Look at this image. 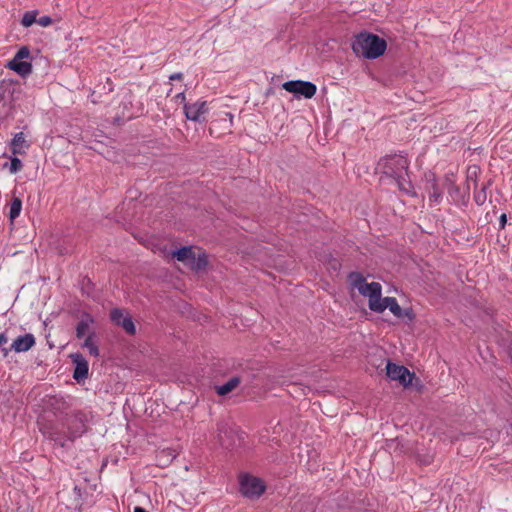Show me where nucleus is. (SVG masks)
<instances>
[{"label":"nucleus","instance_id":"nucleus-1","mask_svg":"<svg viewBox=\"0 0 512 512\" xmlns=\"http://www.w3.org/2000/svg\"><path fill=\"white\" fill-rule=\"evenodd\" d=\"M380 165L383 168V173L393 178L401 191L408 194L412 192L413 185L408 174L409 162L406 157L401 155L388 156L381 160Z\"/></svg>","mask_w":512,"mask_h":512},{"label":"nucleus","instance_id":"nucleus-2","mask_svg":"<svg viewBox=\"0 0 512 512\" xmlns=\"http://www.w3.org/2000/svg\"><path fill=\"white\" fill-rule=\"evenodd\" d=\"M351 47L356 55L365 59H377L385 53L387 43L380 36L365 31L355 36Z\"/></svg>","mask_w":512,"mask_h":512},{"label":"nucleus","instance_id":"nucleus-3","mask_svg":"<svg viewBox=\"0 0 512 512\" xmlns=\"http://www.w3.org/2000/svg\"><path fill=\"white\" fill-rule=\"evenodd\" d=\"M21 92L18 81L3 79L0 81V120L5 119L13 108L15 95Z\"/></svg>","mask_w":512,"mask_h":512},{"label":"nucleus","instance_id":"nucleus-4","mask_svg":"<svg viewBox=\"0 0 512 512\" xmlns=\"http://www.w3.org/2000/svg\"><path fill=\"white\" fill-rule=\"evenodd\" d=\"M87 421V415L81 411L68 415L62 423L63 428H66V439L73 442L82 436L87 431Z\"/></svg>","mask_w":512,"mask_h":512},{"label":"nucleus","instance_id":"nucleus-5","mask_svg":"<svg viewBox=\"0 0 512 512\" xmlns=\"http://www.w3.org/2000/svg\"><path fill=\"white\" fill-rule=\"evenodd\" d=\"M266 490V485L258 477L250 474H241L239 476V491L241 495L248 499L260 498Z\"/></svg>","mask_w":512,"mask_h":512},{"label":"nucleus","instance_id":"nucleus-6","mask_svg":"<svg viewBox=\"0 0 512 512\" xmlns=\"http://www.w3.org/2000/svg\"><path fill=\"white\" fill-rule=\"evenodd\" d=\"M282 88L287 92L293 93L298 98L303 96L306 99H311L317 92V87L314 83L303 80L284 82Z\"/></svg>","mask_w":512,"mask_h":512},{"label":"nucleus","instance_id":"nucleus-7","mask_svg":"<svg viewBox=\"0 0 512 512\" xmlns=\"http://www.w3.org/2000/svg\"><path fill=\"white\" fill-rule=\"evenodd\" d=\"M386 375L391 380L398 381L405 388L411 386L412 380L415 377L414 372H410L405 366L395 364L391 361L387 362Z\"/></svg>","mask_w":512,"mask_h":512},{"label":"nucleus","instance_id":"nucleus-8","mask_svg":"<svg viewBox=\"0 0 512 512\" xmlns=\"http://www.w3.org/2000/svg\"><path fill=\"white\" fill-rule=\"evenodd\" d=\"M44 437L55 442L60 447H65L66 441V428H60L58 424L53 422H45L40 428Z\"/></svg>","mask_w":512,"mask_h":512},{"label":"nucleus","instance_id":"nucleus-9","mask_svg":"<svg viewBox=\"0 0 512 512\" xmlns=\"http://www.w3.org/2000/svg\"><path fill=\"white\" fill-rule=\"evenodd\" d=\"M35 345V337L31 333H27L17 337L9 348H2L3 357H7L9 351L16 353L26 352Z\"/></svg>","mask_w":512,"mask_h":512},{"label":"nucleus","instance_id":"nucleus-10","mask_svg":"<svg viewBox=\"0 0 512 512\" xmlns=\"http://www.w3.org/2000/svg\"><path fill=\"white\" fill-rule=\"evenodd\" d=\"M110 319L117 326L122 327L127 334L135 335L136 327L132 320V317L129 315L124 316L122 309H120V308L112 309L110 312Z\"/></svg>","mask_w":512,"mask_h":512},{"label":"nucleus","instance_id":"nucleus-11","mask_svg":"<svg viewBox=\"0 0 512 512\" xmlns=\"http://www.w3.org/2000/svg\"><path fill=\"white\" fill-rule=\"evenodd\" d=\"M72 363L74 364L73 378L80 383L87 379L89 374L88 361L81 353H73L70 355Z\"/></svg>","mask_w":512,"mask_h":512},{"label":"nucleus","instance_id":"nucleus-12","mask_svg":"<svg viewBox=\"0 0 512 512\" xmlns=\"http://www.w3.org/2000/svg\"><path fill=\"white\" fill-rule=\"evenodd\" d=\"M216 438L219 444L225 448H231L235 445L237 434L230 429L225 422H218L216 429Z\"/></svg>","mask_w":512,"mask_h":512},{"label":"nucleus","instance_id":"nucleus-13","mask_svg":"<svg viewBox=\"0 0 512 512\" xmlns=\"http://www.w3.org/2000/svg\"><path fill=\"white\" fill-rule=\"evenodd\" d=\"M359 293L369 298L368 306L372 310L373 307H377L376 303L381 300L382 286L378 282L367 283L365 286L359 287Z\"/></svg>","mask_w":512,"mask_h":512},{"label":"nucleus","instance_id":"nucleus-14","mask_svg":"<svg viewBox=\"0 0 512 512\" xmlns=\"http://www.w3.org/2000/svg\"><path fill=\"white\" fill-rule=\"evenodd\" d=\"M184 114L188 120L201 122V116L208 111L206 101H197L193 104H184Z\"/></svg>","mask_w":512,"mask_h":512},{"label":"nucleus","instance_id":"nucleus-15","mask_svg":"<svg viewBox=\"0 0 512 512\" xmlns=\"http://www.w3.org/2000/svg\"><path fill=\"white\" fill-rule=\"evenodd\" d=\"M376 306L377 307H373L372 311L382 313L388 308L394 316L397 318H403V309L394 297L381 298V300L376 303Z\"/></svg>","mask_w":512,"mask_h":512},{"label":"nucleus","instance_id":"nucleus-16","mask_svg":"<svg viewBox=\"0 0 512 512\" xmlns=\"http://www.w3.org/2000/svg\"><path fill=\"white\" fill-rule=\"evenodd\" d=\"M7 67L15 71L21 77H26L32 72V64L27 61L12 59L8 62Z\"/></svg>","mask_w":512,"mask_h":512},{"label":"nucleus","instance_id":"nucleus-17","mask_svg":"<svg viewBox=\"0 0 512 512\" xmlns=\"http://www.w3.org/2000/svg\"><path fill=\"white\" fill-rule=\"evenodd\" d=\"M176 456L177 452L175 449H162L156 454L157 465L160 467H166L176 458Z\"/></svg>","mask_w":512,"mask_h":512},{"label":"nucleus","instance_id":"nucleus-18","mask_svg":"<svg viewBox=\"0 0 512 512\" xmlns=\"http://www.w3.org/2000/svg\"><path fill=\"white\" fill-rule=\"evenodd\" d=\"M29 144L27 143L24 133L19 132L16 133L11 141V152L12 154H22L24 153V148H28Z\"/></svg>","mask_w":512,"mask_h":512},{"label":"nucleus","instance_id":"nucleus-19","mask_svg":"<svg viewBox=\"0 0 512 512\" xmlns=\"http://www.w3.org/2000/svg\"><path fill=\"white\" fill-rule=\"evenodd\" d=\"M241 383V378L239 376H234L230 378L226 383L222 385H216L215 390L216 393L220 396H225L232 392L239 384Z\"/></svg>","mask_w":512,"mask_h":512},{"label":"nucleus","instance_id":"nucleus-20","mask_svg":"<svg viewBox=\"0 0 512 512\" xmlns=\"http://www.w3.org/2000/svg\"><path fill=\"white\" fill-rule=\"evenodd\" d=\"M92 323H94V318L89 313H83L76 326V337L78 339L83 338Z\"/></svg>","mask_w":512,"mask_h":512},{"label":"nucleus","instance_id":"nucleus-21","mask_svg":"<svg viewBox=\"0 0 512 512\" xmlns=\"http://www.w3.org/2000/svg\"><path fill=\"white\" fill-rule=\"evenodd\" d=\"M179 262H189L194 259V251L191 246H183L172 253Z\"/></svg>","mask_w":512,"mask_h":512},{"label":"nucleus","instance_id":"nucleus-22","mask_svg":"<svg viewBox=\"0 0 512 512\" xmlns=\"http://www.w3.org/2000/svg\"><path fill=\"white\" fill-rule=\"evenodd\" d=\"M190 268L195 271L203 270L208 265V258L206 253L199 254L198 257L194 254V259H191Z\"/></svg>","mask_w":512,"mask_h":512},{"label":"nucleus","instance_id":"nucleus-23","mask_svg":"<svg viewBox=\"0 0 512 512\" xmlns=\"http://www.w3.org/2000/svg\"><path fill=\"white\" fill-rule=\"evenodd\" d=\"M21 209H22V200L19 197L13 196L11 205H10L9 219L11 221L16 219L20 215Z\"/></svg>","mask_w":512,"mask_h":512},{"label":"nucleus","instance_id":"nucleus-24","mask_svg":"<svg viewBox=\"0 0 512 512\" xmlns=\"http://www.w3.org/2000/svg\"><path fill=\"white\" fill-rule=\"evenodd\" d=\"M491 182L488 181L487 184H483L482 187L475 191L474 193V201L477 205L481 206L483 205L487 200V188L490 186Z\"/></svg>","mask_w":512,"mask_h":512},{"label":"nucleus","instance_id":"nucleus-25","mask_svg":"<svg viewBox=\"0 0 512 512\" xmlns=\"http://www.w3.org/2000/svg\"><path fill=\"white\" fill-rule=\"evenodd\" d=\"M95 336V333H90L87 338L84 340L83 347L87 348L89 350V353L94 356H99V349L98 346L94 343L93 337Z\"/></svg>","mask_w":512,"mask_h":512},{"label":"nucleus","instance_id":"nucleus-26","mask_svg":"<svg viewBox=\"0 0 512 512\" xmlns=\"http://www.w3.org/2000/svg\"><path fill=\"white\" fill-rule=\"evenodd\" d=\"M348 279L353 285V287H355L358 291L359 287L361 288L365 286V284H367L364 276L360 272H351L348 275Z\"/></svg>","mask_w":512,"mask_h":512},{"label":"nucleus","instance_id":"nucleus-27","mask_svg":"<svg viewBox=\"0 0 512 512\" xmlns=\"http://www.w3.org/2000/svg\"><path fill=\"white\" fill-rule=\"evenodd\" d=\"M38 14V11L37 10H33V11H27L24 13L22 19H21V24L24 26V27H30L33 23L36 22V16Z\"/></svg>","mask_w":512,"mask_h":512},{"label":"nucleus","instance_id":"nucleus-28","mask_svg":"<svg viewBox=\"0 0 512 512\" xmlns=\"http://www.w3.org/2000/svg\"><path fill=\"white\" fill-rule=\"evenodd\" d=\"M23 168L22 161L17 157H12L9 165V171L11 174L19 172Z\"/></svg>","mask_w":512,"mask_h":512},{"label":"nucleus","instance_id":"nucleus-29","mask_svg":"<svg viewBox=\"0 0 512 512\" xmlns=\"http://www.w3.org/2000/svg\"><path fill=\"white\" fill-rule=\"evenodd\" d=\"M429 197L434 202H438L441 198V191L436 183L431 185V190L429 191Z\"/></svg>","mask_w":512,"mask_h":512},{"label":"nucleus","instance_id":"nucleus-30","mask_svg":"<svg viewBox=\"0 0 512 512\" xmlns=\"http://www.w3.org/2000/svg\"><path fill=\"white\" fill-rule=\"evenodd\" d=\"M30 57V50L27 46H23L21 47L17 53L15 54L14 58L13 59H16V60H24V59H27Z\"/></svg>","mask_w":512,"mask_h":512},{"label":"nucleus","instance_id":"nucleus-31","mask_svg":"<svg viewBox=\"0 0 512 512\" xmlns=\"http://www.w3.org/2000/svg\"><path fill=\"white\" fill-rule=\"evenodd\" d=\"M36 22L42 27H47L50 24H52V19L50 16H42L39 19H37Z\"/></svg>","mask_w":512,"mask_h":512},{"label":"nucleus","instance_id":"nucleus-32","mask_svg":"<svg viewBox=\"0 0 512 512\" xmlns=\"http://www.w3.org/2000/svg\"><path fill=\"white\" fill-rule=\"evenodd\" d=\"M220 121H222L225 124H227L226 128L230 129L232 127V124H233V114H231L230 112L225 113V117L222 118Z\"/></svg>","mask_w":512,"mask_h":512},{"label":"nucleus","instance_id":"nucleus-33","mask_svg":"<svg viewBox=\"0 0 512 512\" xmlns=\"http://www.w3.org/2000/svg\"><path fill=\"white\" fill-rule=\"evenodd\" d=\"M403 318H407L409 321L414 320L415 314H414L412 308L403 310Z\"/></svg>","mask_w":512,"mask_h":512},{"label":"nucleus","instance_id":"nucleus-34","mask_svg":"<svg viewBox=\"0 0 512 512\" xmlns=\"http://www.w3.org/2000/svg\"><path fill=\"white\" fill-rule=\"evenodd\" d=\"M507 223V216L503 213L499 218L500 229H504Z\"/></svg>","mask_w":512,"mask_h":512},{"label":"nucleus","instance_id":"nucleus-35","mask_svg":"<svg viewBox=\"0 0 512 512\" xmlns=\"http://www.w3.org/2000/svg\"><path fill=\"white\" fill-rule=\"evenodd\" d=\"M8 342V338L6 336V333H1L0 334V348H6L5 347V344Z\"/></svg>","mask_w":512,"mask_h":512},{"label":"nucleus","instance_id":"nucleus-36","mask_svg":"<svg viewBox=\"0 0 512 512\" xmlns=\"http://www.w3.org/2000/svg\"><path fill=\"white\" fill-rule=\"evenodd\" d=\"M183 78V74L181 72L173 73L170 75L169 80H181Z\"/></svg>","mask_w":512,"mask_h":512},{"label":"nucleus","instance_id":"nucleus-37","mask_svg":"<svg viewBox=\"0 0 512 512\" xmlns=\"http://www.w3.org/2000/svg\"><path fill=\"white\" fill-rule=\"evenodd\" d=\"M177 100H179L183 105L186 103V97L184 92H180L175 97Z\"/></svg>","mask_w":512,"mask_h":512},{"label":"nucleus","instance_id":"nucleus-38","mask_svg":"<svg viewBox=\"0 0 512 512\" xmlns=\"http://www.w3.org/2000/svg\"><path fill=\"white\" fill-rule=\"evenodd\" d=\"M134 512H148V511H146L144 508H142L140 506H136L134 508Z\"/></svg>","mask_w":512,"mask_h":512},{"label":"nucleus","instance_id":"nucleus-39","mask_svg":"<svg viewBox=\"0 0 512 512\" xmlns=\"http://www.w3.org/2000/svg\"><path fill=\"white\" fill-rule=\"evenodd\" d=\"M469 180H472V176L471 175H468V181ZM473 184H474V189L476 190L477 189V181H476V179H473Z\"/></svg>","mask_w":512,"mask_h":512},{"label":"nucleus","instance_id":"nucleus-40","mask_svg":"<svg viewBox=\"0 0 512 512\" xmlns=\"http://www.w3.org/2000/svg\"><path fill=\"white\" fill-rule=\"evenodd\" d=\"M217 123H218V120L212 121V123H211L212 126L209 128L210 133H212V131H213L212 127L215 126Z\"/></svg>","mask_w":512,"mask_h":512},{"label":"nucleus","instance_id":"nucleus-41","mask_svg":"<svg viewBox=\"0 0 512 512\" xmlns=\"http://www.w3.org/2000/svg\"><path fill=\"white\" fill-rule=\"evenodd\" d=\"M336 265H339L338 263L335 262V264H333V268H337Z\"/></svg>","mask_w":512,"mask_h":512}]
</instances>
